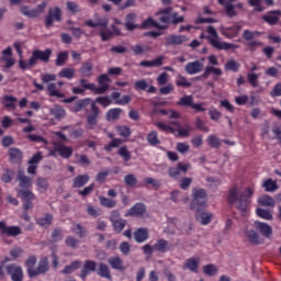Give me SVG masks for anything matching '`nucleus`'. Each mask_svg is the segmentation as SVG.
Here are the masks:
<instances>
[{"instance_id": "35", "label": "nucleus", "mask_w": 281, "mask_h": 281, "mask_svg": "<svg viewBox=\"0 0 281 281\" xmlns=\"http://www.w3.org/2000/svg\"><path fill=\"white\" fill-rule=\"evenodd\" d=\"M213 74L214 76H223V70L221 68H216L214 66H207L203 72V75L201 76V78H204L206 80V78H210V75Z\"/></svg>"}, {"instance_id": "2", "label": "nucleus", "mask_w": 281, "mask_h": 281, "mask_svg": "<svg viewBox=\"0 0 281 281\" xmlns=\"http://www.w3.org/2000/svg\"><path fill=\"white\" fill-rule=\"evenodd\" d=\"M207 32L213 37L206 36V38L210 45H212V47H214L215 49H224L225 52H227L229 49H238V47H240L236 44L218 41V32H216V29L214 26H207Z\"/></svg>"}, {"instance_id": "40", "label": "nucleus", "mask_w": 281, "mask_h": 281, "mask_svg": "<svg viewBox=\"0 0 281 281\" xmlns=\"http://www.w3.org/2000/svg\"><path fill=\"white\" fill-rule=\"evenodd\" d=\"M21 234H23V232L19 226H7L4 229V236H12L14 238L16 236H21Z\"/></svg>"}, {"instance_id": "34", "label": "nucleus", "mask_w": 281, "mask_h": 281, "mask_svg": "<svg viewBox=\"0 0 281 281\" xmlns=\"http://www.w3.org/2000/svg\"><path fill=\"white\" fill-rule=\"evenodd\" d=\"M164 65V57L159 56L154 60H143L139 63L140 67H161Z\"/></svg>"}, {"instance_id": "58", "label": "nucleus", "mask_w": 281, "mask_h": 281, "mask_svg": "<svg viewBox=\"0 0 281 281\" xmlns=\"http://www.w3.org/2000/svg\"><path fill=\"white\" fill-rule=\"evenodd\" d=\"M72 232H75L79 238H85V236H87V228L80 224H76L75 228H72Z\"/></svg>"}, {"instance_id": "54", "label": "nucleus", "mask_w": 281, "mask_h": 281, "mask_svg": "<svg viewBox=\"0 0 281 281\" xmlns=\"http://www.w3.org/2000/svg\"><path fill=\"white\" fill-rule=\"evenodd\" d=\"M66 8L68 12H71V14H78V12H80V7L74 1H67Z\"/></svg>"}, {"instance_id": "30", "label": "nucleus", "mask_w": 281, "mask_h": 281, "mask_svg": "<svg viewBox=\"0 0 281 281\" xmlns=\"http://www.w3.org/2000/svg\"><path fill=\"white\" fill-rule=\"evenodd\" d=\"M89 175H79L72 180V188H85L86 183H89Z\"/></svg>"}, {"instance_id": "25", "label": "nucleus", "mask_w": 281, "mask_h": 281, "mask_svg": "<svg viewBox=\"0 0 281 281\" xmlns=\"http://www.w3.org/2000/svg\"><path fill=\"white\" fill-rule=\"evenodd\" d=\"M36 262H37L36 255H31L25 260L24 265L26 267V272L29 273V278H33V273L36 270L34 269V267H36Z\"/></svg>"}, {"instance_id": "53", "label": "nucleus", "mask_w": 281, "mask_h": 281, "mask_svg": "<svg viewBox=\"0 0 281 281\" xmlns=\"http://www.w3.org/2000/svg\"><path fill=\"white\" fill-rule=\"evenodd\" d=\"M147 142L150 144V146H157V144H160L159 137L157 136V132L153 131L147 135Z\"/></svg>"}, {"instance_id": "1", "label": "nucleus", "mask_w": 281, "mask_h": 281, "mask_svg": "<svg viewBox=\"0 0 281 281\" xmlns=\"http://www.w3.org/2000/svg\"><path fill=\"white\" fill-rule=\"evenodd\" d=\"M254 196V189L247 187L243 193H238V187L231 188L227 201L231 204L236 203V209L240 212H247L248 205L251 203L249 199Z\"/></svg>"}, {"instance_id": "18", "label": "nucleus", "mask_w": 281, "mask_h": 281, "mask_svg": "<svg viewBox=\"0 0 281 281\" xmlns=\"http://www.w3.org/2000/svg\"><path fill=\"white\" fill-rule=\"evenodd\" d=\"M19 103V99L16 97L5 94L2 97L1 104L8 110V111H15L16 104Z\"/></svg>"}, {"instance_id": "36", "label": "nucleus", "mask_w": 281, "mask_h": 281, "mask_svg": "<svg viewBox=\"0 0 281 281\" xmlns=\"http://www.w3.org/2000/svg\"><path fill=\"white\" fill-rule=\"evenodd\" d=\"M49 113H50V115H54V117H56V120H63L67 115V112L60 105H55L54 108H52L49 110Z\"/></svg>"}, {"instance_id": "9", "label": "nucleus", "mask_w": 281, "mask_h": 281, "mask_svg": "<svg viewBox=\"0 0 281 281\" xmlns=\"http://www.w3.org/2000/svg\"><path fill=\"white\" fill-rule=\"evenodd\" d=\"M52 157H57L60 155L64 159H69L74 155V149L67 147L60 143L55 144L54 149L50 151Z\"/></svg>"}, {"instance_id": "62", "label": "nucleus", "mask_w": 281, "mask_h": 281, "mask_svg": "<svg viewBox=\"0 0 281 281\" xmlns=\"http://www.w3.org/2000/svg\"><path fill=\"white\" fill-rule=\"evenodd\" d=\"M75 157H78L77 164L80 166H91V160L87 155L76 154Z\"/></svg>"}, {"instance_id": "60", "label": "nucleus", "mask_w": 281, "mask_h": 281, "mask_svg": "<svg viewBox=\"0 0 281 281\" xmlns=\"http://www.w3.org/2000/svg\"><path fill=\"white\" fill-rule=\"evenodd\" d=\"M65 243L67 247H71V249H78V245H80V241L76 239L74 236H68Z\"/></svg>"}, {"instance_id": "32", "label": "nucleus", "mask_w": 281, "mask_h": 281, "mask_svg": "<svg viewBox=\"0 0 281 281\" xmlns=\"http://www.w3.org/2000/svg\"><path fill=\"white\" fill-rule=\"evenodd\" d=\"M123 111L120 108L111 109L105 114L106 122H115V120H120V115H122Z\"/></svg>"}, {"instance_id": "48", "label": "nucleus", "mask_w": 281, "mask_h": 281, "mask_svg": "<svg viewBox=\"0 0 281 281\" xmlns=\"http://www.w3.org/2000/svg\"><path fill=\"white\" fill-rule=\"evenodd\" d=\"M112 225H113L114 232L120 234V232H122L124 229V227H126V220H124V218L116 220V221L112 222Z\"/></svg>"}, {"instance_id": "5", "label": "nucleus", "mask_w": 281, "mask_h": 281, "mask_svg": "<svg viewBox=\"0 0 281 281\" xmlns=\"http://www.w3.org/2000/svg\"><path fill=\"white\" fill-rule=\"evenodd\" d=\"M47 9V2L40 3L35 9H30L27 5H21L20 12L27 19H38Z\"/></svg>"}, {"instance_id": "38", "label": "nucleus", "mask_w": 281, "mask_h": 281, "mask_svg": "<svg viewBox=\"0 0 281 281\" xmlns=\"http://www.w3.org/2000/svg\"><path fill=\"white\" fill-rule=\"evenodd\" d=\"M100 205L102 207H108L109 210H113L117 205V201L109 199L106 196L100 195L99 196Z\"/></svg>"}, {"instance_id": "37", "label": "nucleus", "mask_w": 281, "mask_h": 281, "mask_svg": "<svg viewBox=\"0 0 281 281\" xmlns=\"http://www.w3.org/2000/svg\"><path fill=\"white\" fill-rule=\"evenodd\" d=\"M47 91L50 98H65V93L58 91L56 83H48Z\"/></svg>"}, {"instance_id": "59", "label": "nucleus", "mask_w": 281, "mask_h": 281, "mask_svg": "<svg viewBox=\"0 0 281 281\" xmlns=\"http://www.w3.org/2000/svg\"><path fill=\"white\" fill-rule=\"evenodd\" d=\"M50 238L53 239V243H58V240H63V228L53 229Z\"/></svg>"}, {"instance_id": "47", "label": "nucleus", "mask_w": 281, "mask_h": 281, "mask_svg": "<svg viewBox=\"0 0 281 281\" xmlns=\"http://www.w3.org/2000/svg\"><path fill=\"white\" fill-rule=\"evenodd\" d=\"M256 213L259 218H265V221H273V214H271L270 211H267L265 209H257Z\"/></svg>"}, {"instance_id": "14", "label": "nucleus", "mask_w": 281, "mask_h": 281, "mask_svg": "<svg viewBox=\"0 0 281 281\" xmlns=\"http://www.w3.org/2000/svg\"><path fill=\"white\" fill-rule=\"evenodd\" d=\"M166 45L175 47L177 45H183V43H188L190 38H188L186 35H175L171 34L165 38Z\"/></svg>"}, {"instance_id": "51", "label": "nucleus", "mask_w": 281, "mask_h": 281, "mask_svg": "<svg viewBox=\"0 0 281 281\" xmlns=\"http://www.w3.org/2000/svg\"><path fill=\"white\" fill-rule=\"evenodd\" d=\"M263 188L266 189V192H276L278 184L276 181L268 179L263 182Z\"/></svg>"}, {"instance_id": "26", "label": "nucleus", "mask_w": 281, "mask_h": 281, "mask_svg": "<svg viewBox=\"0 0 281 281\" xmlns=\"http://www.w3.org/2000/svg\"><path fill=\"white\" fill-rule=\"evenodd\" d=\"M18 181L20 182V188H32V178L25 176L23 170H18Z\"/></svg>"}, {"instance_id": "20", "label": "nucleus", "mask_w": 281, "mask_h": 281, "mask_svg": "<svg viewBox=\"0 0 281 281\" xmlns=\"http://www.w3.org/2000/svg\"><path fill=\"white\" fill-rule=\"evenodd\" d=\"M184 71H187L189 76H194V74H200V71H203V63L199 60L190 61L186 65Z\"/></svg>"}, {"instance_id": "63", "label": "nucleus", "mask_w": 281, "mask_h": 281, "mask_svg": "<svg viewBox=\"0 0 281 281\" xmlns=\"http://www.w3.org/2000/svg\"><path fill=\"white\" fill-rule=\"evenodd\" d=\"M120 157H123L124 161H131V151L126 146H123L119 149Z\"/></svg>"}, {"instance_id": "6", "label": "nucleus", "mask_w": 281, "mask_h": 281, "mask_svg": "<svg viewBox=\"0 0 281 281\" xmlns=\"http://www.w3.org/2000/svg\"><path fill=\"white\" fill-rule=\"evenodd\" d=\"M54 21L60 23L63 21V11L58 7L49 8L48 13L45 16L44 24L47 30L54 27Z\"/></svg>"}, {"instance_id": "8", "label": "nucleus", "mask_w": 281, "mask_h": 281, "mask_svg": "<svg viewBox=\"0 0 281 281\" xmlns=\"http://www.w3.org/2000/svg\"><path fill=\"white\" fill-rule=\"evenodd\" d=\"M91 111L92 113L89 114L86 119V128H88V131H93V128L98 126V117H100V108H98L94 102L91 103Z\"/></svg>"}, {"instance_id": "19", "label": "nucleus", "mask_w": 281, "mask_h": 281, "mask_svg": "<svg viewBox=\"0 0 281 281\" xmlns=\"http://www.w3.org/2000/svg\"><path fill=\"white\" fill-rule=\"evenodd\" d=\"M172 7H167L165 9H160L157 13L156 16H158V21L160 23H170L172 21Z\"/></svg>"}, {"instance_id": "56", "label": "nucleus", "mask_w": 281, "mask_h": 281, "mask_svg": "<svg viewBox=\"0 0 281 281\" xmlns=\"http://www.w3.org/2000/svg\"><path fill=\"white\" fill-rule=\"evenodd\" d=\"M256 36H260V32L256 31H249V30H245L243 33V40L244 41H254V38H256Z\"/></svg>"}, {"instance_id": "46", "label": "nucleus", "mask_w": 281, "mask_h": 281, "mask_svg": "<svg viewBox=\"0 0 281 281\" xmlns=\"http://www.w3.org/2000/svg\"><path fill=\"white\" fill-rule=\"evenodd\" d=\"M18 194L21 196L22 201H34V193L30 190H18Z\"/></svg>"}, {"instance_id": "49", "label": "nucleus", "mask_w": 281, "mask_h": 281, "mask_svg": "<svg viewBox=\"0 0 281 281\" xmlns=\"http://www.w3.org/2000/svg\"><path fill=\"white\" fill-rule=\"evenodd\" d=\"M225 69L226 71H238V69H240V64H238V61H236L235 59H229L228 61H226L225 64Z\"/></svg>"}, {"instance_id": "61", "label": "nucleus", "mask_w": 281, "mask_h": 281, "mask_svg": "<svg viewBox=\"0 0 281 281\" xmlns=\"http://www.w3.org/2000/svg\"><path fill=\"white\" fill-rule=\"evenodd\" d=\"M93 190H95V184L94 183H91L90 186L83 188L82 190H79L78 191V194L80 196H89V194H91V192H93Z\"/></svg>"}, {"instance_id": "42", "label": "nucleus", "mask_w": 281, "mask_h": 281, "mask_svg": "<svg viewBox=\"0 0 281 281\" xmlns=\"http://www.w3.org/2000/svg\"><path fill=\"white\" fill-rule=\"evenodd\" d=\"M81 75L85 76L86 78H91L93 71V64L91 63H85L82 64L80 68Z\"/></svg>"}, {"instance_id": "45", "label": "nucleus", "mask_w": 281, "mask_h": 281, "mask_svg": "<svg viewBox=\"0 0 281 281\" xmlns=\"http://www.w3.org/2000/svg\"><path fill=\"white\" fill-rule=\"evenodd\" d=\"M36 186H37L40 192H47V190L49 188V182H47L46 178L40 177L36 179Z\"/></svg>"}, {"instance_id": "4", "label": "nucleus", "mask_w": 281, "mask_h": 281, "mask_svg": "<svg viewBox=\"0 0 281 281\" xmlns=\"http://www.w3.org/2000/svg\"><path fill=\"white\" fill-rule=\"evenodd\" d=\"M205 203H207V193L204 191V189L193 188L190 210L201 212V210L205 207Z\"/></svg>"}, {"instance_id": "12", "label": "nucleus", "mask_w": 281, "mask_h": 281, "mask_svg": "<svg viewBox=\"0 0 281 281\" xmlns=\"http://www.w3.org/2000/svg\"><path fill=\"white\" fill-rule=\"evenodd\" d=\"M98 82L101 87L97 88L94 86L93 90L97 93V95H102V93H106V91H109V82H111L109 76L106 74L100 75L98 78Z\"/></svg>"}, {"instance_id": "64", "label": "nucleus", "mask_w": 281, "mask_h": 281, "mask_svg": "<svg viewBox=\"0 0 281 281\" xmlns=\"http://www.w3.org/2000/svg\"><path fill=\"white\" fill-rule=\"evenodd\" d=\"M124 182L132 188L133 186H137V178H135V175L130 173L124 177Z\"/></svg>"}, {"instance_id": "55", "label": "nucleus", "mask_w": 281, "mask_h": 281, "mask_svg": "<svg viewBox=\"0 0 281 281\" xmlns=\"http://www.w3.org/2000/svg\"><path fill=\"white\" fill-rule=\"evenodd\" d=\"M12 179H14V170L5 169V172L1 176V181H3V183H10Z\"/></svg>"}, {"instance_id": "57", "label": "nucleus", "mask_w": 281, "mask_h": 281, "mask_svg": "<svg viewBox=\"0 0 281 281\" xmlns=\"http://www.w3.org/2000/svg\"><path fill=\"white\" fill-rule=\"evenodd\" d=\"M67 52H61L57 55V58L55 60V65L57 67H63V65H65V63H67Z\"/></svg>"}, {"instance_id": "39", "label": "nucleus", "mask_w": 281, "mask_h": 281, "mask_svg": "<svg viewBox=\"0 0 281 281\" xmlns=\"http://www.w3.org/2000/svg\"><path fill=\"white\" fill-rule=\"evenodd\" d=\"M193 103H194V97L186 94L182 98H180L176 104L178 106H184V108L190 106L192 109Z\"/></svg>"}, {"instance_id": "17", "label": "nucleus", "mask_w": 281, "mask_h": 281, "mask_svg": "<svg viewBox=\"0 0 281 281\" xmlns=\"http://www.w3.org/2000/svg\"><path fill=\"white\" fill-rule=\"evenodd\" d=\"M47 271H49V260L47 257H42L37 268L33 271V278L44 276V273H47Z\"/></svg>"}, {"instance_id": "13", "label": "nucleus", "mask_w": 281, "mask_h": 281, "mask_svg": "<svg viewBox=\"0 0 281 281\" xmlns=\"http://www.w3.org/2000/svg\"><path fill=\"white\" fill-rule=\"evenodd\" d=\"M280 16L281 10H272L262 15V21L268 23V25H278V23H280Z\"/></svg>"}, {"instance_id": "16", "label": "nucleus", "mask_w": 281, "mask_h": 281, "mask_svg": "<svg viewBox=\"0 0 281 281\" xmlns=\"http://www.w3.org/2000/svg\"><path fill=\"white\" fill-rule=\"evenodd\" d=\"M10 164H22L23 162V151L16 147H11L8 150Z\"/></svg>"}, {"instance_id": "52", "label": "nucleus", "mask_w": 281, "mask_h": 281, "mask_svg": "<svg viewBox=\"0 0 281 281\" xmlns=\"http://www.w3.org/2000/svg\"><path fill=\"white\" fill-rule=\"evenodd\" d=\"M75 74H76V71L74 70V68H64L59 72V77L67 78L68 80H71V78H74Z\"/></svg>"}, {"instance_id": "43", "label": "nucleus", "mask_w": 281, "mask_h": 281, "mask_svg": "<svg viewBox=\"0 0 281 281\" xmlns=\"http://www.w3.org/2000/svg\"><path fill=\"white\" fill-rule=\"evenodd\" d=\"M154 250L166 254V251H168V241H166V239H159L156 244H154Z\"/></svg>"}, {"instance_id": "29", "label": "nucleus", "mask_w": 281, "mask_h": 281, "mask_svg": "<svg viewBox=\"0 0 281 281\" xmlns=\"http://www.w3.org/2000/svg\"><path fill=\"white\" fill-rule=\"evenodd\" d=\"M109 265L112 267V269H115L116 271H125L124 261H122V258L120 257H111L108 260Z\"/></svg>"}, {"instance_id": "21", "label": "nucleus", "mask_w": 281, "mask_h": 281, "mask_svg": "<svg viewBox=\"0 0 281 281\" xmlns=\"http://www.w3.org/2000/svg\"><path fill=\"white\" fill-rule=\"evenodd\" d=\"M255 227L260 232L261 236H265V238H271V235L273 234V228L267 223L262 222H255Z\"/></svg>"}, {"instance_id": "50", "label": "nucleus", "mask_w": 281, "mask_h": 281, "mask_svg": "<svg viewBox=\"0 0 281 281\" xmlns=\"http://www.w3.org/2000/svg\"><path fill=\"white\" fill-rule=\"evenodd\" d=\"M207 144L211 148H221V139L216 135H210L207 137Z\"/></svg>"}, {"instance_id": "27", "label": "nucleus", "mask_w": 281, "mask_h": 281, "mask_svg": "<svg viewBox=\"0 0 281 281\" xmlns=\"http://www.w3.org/2000/svg\"><path fill=\"white\" fill-rule=\"evenodd\" d=\"M97 273L98 276H100V278H105V280H113V277L111 276V269H109V266H106L105 263H99Z\"/></svg>"}, {"instance_id": "10", "label": "nucleus", "mask_w": 281, "mask_h": 281, "mask_svg": "<svg viewBox=\"0 0 281 281\" xmlns=\"http://www.w3.org/2000/svg\"><path fill=\"white\" fill-rule=\"evenodd\" d=\"M95 271H98V262L93 260H86L80 271L79 278H81V280H87V276L95 273Z\"/></svg>"}, {"instance_id": "7", "label": "nucleus", "mask_w": 281, "mask_h": 281, "mask_svg": "<svg viewBox=\"0 0 281 281\" xmlns=\"http://www.w3.org/2000/svg\"><path fill=\"white\" fill-rule=\"evenodd\" d=\"M53 50L50 48H46L45 50L35 49L31 55V65H36L38 60L42 63H49V58H52Z\"/></svg>"}, {"instance_id": "33", "label": "nucleus", "mask_w": 281, "mask_h": 281, "mask_svg": "<svg viewBox=\"0 0 281 281\" xmlns=\"http://www.w3.org/2000/svg\"><path fill=\"white\" fill-rule=\"evenodd\" d=\"M36 223L37 225H40V227H44L45 229H47V227H49L52 223H54V215L45 214L44 217H38L36 220Z\"/></svg>"}, {"instance_id": "28", "label": "nucleus", "mask_w": 281, "mask_h": 281, "mask_svg": "<svg viewBox=\"0 0 281 281\" xmlns=\"http://www.w3.org/2000/svg\"><path fill=\"white\" fill-rule=\"evenodd\" d=\"M134 240H136V243H146V240H148V229L137 228L134 232Z\"/></svg>"}, {"instance_id": "31", "label": "nucleus", "mask_w": 281, "mask_h": 281, "mask_svg": "<svg viewBox=\"0 0 281 281\" xmlns=\"http://www.w3.org/2000/svg\"><path fill=\"white\" fill-rule=\"evenodd\" d=\"M89 104H91L90 98L80 99L74 104L71 111L74 113H78V112L82 111V109H87V106H89Z\"/></svg>"}, {"instance_id": "3", "label": "nucleus", "mask_w": 281, "mask_h": 281, "mask_svg": "<svg viewBox=\"0 0 281 281\" xmlns=\"http://www.w3.org/2000/svg\"><path fill=\"white\" fill-rule=\"evenodd\" d=\"M86 25L88 27H93V29L100 27L99 32L103 43H106V41L113 38V32L109 30V19L106 18L100 19L97 22H93L92 20H88L86 21Z\"/></svg>"}, {"instance_id": "23", "label": "nucleus", "mask_w": 281, "mask_h": 281, "mask_svg": "<svg viewBox=\"0 0 281 281\" xmlns=\"http://www.w3.org/2000/svg\"><path fill=\"white\" fill-rule=\"evenodd\" d=\"M201 262V259L199 257L189 258L186 260L183 269H189L192 273H199V265Z\"/></svg>"}, {"instance_id": "41", "label": "nucleus", "mask_w": 281, "mask_h": 281, "mask_svg": "<svg viewBox=\"0 0 281 281\" xmlns=\"http://www.w3.org/2000/svg\"><path fill=\"white\" fill-rule=\"evenodd\" d=\"M258 203L261 204L263 207H276V201L269 195H263L259 198Z\"/></svg>"}, {"instance_id": "24", "label": "nucleus", "mask_w": 281, "mask_h": 281, "mask_svg": "<svg viewBox=\"0 0 281 281\" xmlns=\"http://www.w3.org/2000/svg\"><path fill=\"white\" fill-rule=\"evenodd\" d=\"M195 218L201 223V225H210L212 223V218H214V215L212 213L207 212H201V211H195Z\"/></svg>"}, {"instance_id": "11", "label": "nucleus", "mask_w": 281, "mask_h": 281, "mask_svg": "<svg viewBox=\"0 0 281 281\" xmlns=\"http://www.w3.org/2000/svg\"><path fill=\"white\" fill-rule=\"evenodd\" d=\"M8 276H11L12 281H23V268L14 263L5 267Z\"/></svg>"}, {"instance_id": "22", "label": "nucleus", "mask_w": 281, "mask_h": 281, "mask_svg": "<svg viewBox=\"0 0 281 281\" xmlns=\"http://www.w3.org/2000/svg\"><path fill=\"white\" fill-rule=\"evenodd\" d=\"M244 236L250 245H261L262 241L260 240V234L254 229L246 231Z\"/></svg>"}, {"instance_id": "44", "label": "nucleus", "mask_w": 281, "mask_h": 281, "mask_svg": "<svg viewBox=\"0 0 281 281\" xmlns=\"http://www.w3.org/2000/svg\"><path fill=\"white\" fill-rule=\"evenodd\" d=\"M203 273L205 276H209V278H212V277L216 276V273H218V268L216 266H214L213 263L206 265L203 267Z\"/></svg>"}, {"instance_id": "15", "label": "nucleus", "mask_w": 281, "mask_h": 281, "mask_svg": "<svg viewBox=\"0 0 281 281\" xmlns=\"http://www.w3.org/2000/svg\"><path fill=\"white\" fill-rule=\"evenodd\" d=\"M146 214V204L144 203H136L134 206H132L126 213L125 216H132L139 218V216H143Z\"/></svg>"}]
</instances>
